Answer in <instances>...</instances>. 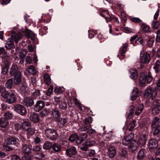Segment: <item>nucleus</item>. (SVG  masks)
I'll list each match as a JSON object with an SVG mask.
<instances>
[{
    "label": "nucleus",
    "mask_w": 160,
    "mask_h": 160,
    "mask_svg": "<svg viewBox=\"0 0 160 160\" xmlns=\"http://www.w3.org/2000/svg\"><path fill=\"white\" fill-rule=\"evenodd\" d=\"M134 137V134L132 133H130L129 135L125 136L122 141L123 145H129V150L132 152L136 150L138 146L142 147L145 144L146 142V135L145 134H142L140 136L137 137V141L135 142L134 140H132Z\"/></svg>",
    "instance_id": "f257e3e1"
},
{
    "label": "nucleus",
    "mask_w": 160,
    "mask_h": 160,
    "mask_svg": "<svg viewBox=\"0 0 160 160\" xmlns=\"http://www.w3.org/2000/svg\"><path fill=\"white\" fill-rule=\"evenodd\" d=\"M22 37V35L19 33H17L15 32H12L11 37L5 41V47L8 49L13 48L15 46L13 41L18 43Z\"/></svg>",
    "instance_id": "f03ea898"
},
{
    "label": "nucleus",
    "mask_w": 160,
    "mask_h": 160,
    "mask_svg": "<svg viewBox=\"0 0 160 160\" xmlns=\"http://www.w3.org/2000/svg\"><path fill=\"white\" fill-rule=\"evenodd\" d=\"M160 91V78L158 80L156 87L153 88L150 86L147 87L144 94V97L147 98L150 96V98L152 100L156 96L157 91Z\"/></svg>",
    "instance_id": "7ed1b4c3"
},
{
    "label": "nucleus",
    "mask_w": 160,
    "mask_h": 160,
    "mask_svg": "<svg viewBox=\"0 0 160 160\" xmlns=\"http://www.w3.org/2000/svg\"><path fill=\"white\" fill-rule=\"evenodd\" d=\"M152 78L149 72L148 75L142 74L139 78V84L141 87L145 85L146 84L152 82Z\"/></svg>",
    "instance_id": "20e7f679"
},
{
    "label": "nucleus",
    "mask_w": 160,
    "mask_h": 160,
    "mask_svg": "<svg viewBox=\"0 0 160 160\" xmlns=\"http://www.w3.org/2000/svg\"><path fill=\"white\" fill-rule=\"evenodd\" d=\"M45 132L46 137L51 140H55L58 137L57 132L54 129L47 128Z\"/></svg>",
    "instance_id": "39448f33"
},
{
    "label": "nucleus",
    "mask_w": 160,
    "mask_h": 160,
    "mask_svg": "<svg viewBox=\"0 0 160 160\" xmlns=\"http://www.w3.org/2000/svg\"><path fill=\"white\" fill-rule=\"evenodd\" d=\"M160 100L155 99L153 102L151 106L152 113L153 114H158L160 111Z\"/></svg>",
    "instance_id": "423d86ee"
},
{
    "label": "nucleus",
    "mask_w": 160,
    "mask_h": 160,
    "mask_svg": "<svg viewBox=\"0 0 160 160\" xmlns=\"http://www.w3.org/2000/svg\"><path fill=\"white\" fill-rule=\"evenodd\" d=\"M4 66L2 69V72H0V74L5 75L7 74L8 70V68L10 65L9 63V60H5L4 59H3V61Z\"/></svg>",
    "instance_id": "0eeeda50"
},
{
    "label": "nucleus",
    "mask_w": 160,
    "mask_h": 160,
    "mask_svg": "<svg viewBox=\"0 0 160 160\" xmlns=\"http://www.w3.org/2000/svg\"><path fill=\"white\" fill-rule=\"evenodd\" d=\"M15 110L16 112L22 115H25L27 113L26 108L22 105H16L15 107Z\"/></svg>",
    "instance_id": "6e6552de"
},
{
    "label": "nucleus",
    "mask_w": 160,
    "mask_h": 160,
    "mask_svg": "<svg viewBox=\"0 0 160 160\" xmlns=\"http://www.w3.org/2000/svg\"><path fill=\"white\" fill-rule=\"evenodd\" d=\"M151 60V57L149 54L146 53L144 55H142L140 54V62L144 63H149Z\"/></svg>",
    "instance_id": "1a4fd4ad"
},
{
    "label": "nucleus",
    "mask_w": 160,
    "mask_h": 160,
    "mask_svg": "<svg viewBox=\"0 0 160 160\" xmlns=\"http://www.w3.org/2000/svg\"><path fill=\"white\" fill-rule=\"evenodd\" d=\"M13 76V81L14 82V84L17 85L20 84L22 78V75L21 72H18Z\"/></svg>",
    "instance_id": "9d476101"
},
{
    "label": "nucleus",
    "mask_w": 160,
    "mask_h": 160,
    "mask_svg": "<svg viewBox=\"0 0 160 160\" xmlns=\"http://www.w3.org/2000/svg\"><path fill=\"white\" fill-rule=\"evenodd\" d=\"M91 125H87L86 126H82L81 128V131H87V132L89 134H92L95 133V130L91 128Z\"/></svg>",
    "instance_id": "9b49d317"
},
{
    "label": "nucleus",
    "mask_w": 160,
    "mask_h": 160,
    "mask_svg": "<svg viewBox=\"0 0 160 160\" xmlns=\"http://www.w3.org/2000/svg\"><path fill=\"white\" fill-rule=\"evenodd\" d=\"M1 57L3 59H4L5 60H9V58L8 54L7 53L4 48L3 47H0V57Z\"/></svg>",
    "instance_id": "f8f14e48"
},
{
    "label": "nucleus",
    "mask_w": 160,
    "mask_h": 160,
    "mask_svg": "<svg viewBox=\"0 0 160 160\" xmlns=\"http://www.w3.org/2000/svg\"><path fill=\"white\" fill-rule=\"evenodd\" d=\"M17 99L15 96V94L12 92L10 93L6 98V102L9 104H12L15 102Z\"/></svg>",
    "instance_id": "ddd939ff"
},
{
    "label": "nucleus",
    "mask_w": 160,
    "mask_h": 160,
    "mask_svg": "<svg viewBox=\"0 0 160 160\" xmlns=\"http://www.w3.org/2000/svg\"><path fill=\"white\" fill-rule=\"evenodd\" d=\"M51 112L52 117L55 121L58 120L60 117L61 113L57 109H52Z\"/></svg>",
    "instance_id": "4468645a"
},
{
    "label": "nucleus",
    "mask_w": 160,
    "mask_h": 160,
    "mask_svg": "<svg viewBox=\"0 0 160 160\" xmlns=\"http://www.w3.org/2000/svg\"><path fill=\"white\" fill-rule=\"evenodd\" d=\"M71 142H75V143L79 145L80 144V140L77 135L76 134L70 136L68 139Z\"/></svg>",
    "instance_id": "2eb2a0df"
},
{
    "label": "nucleus",
    "mask_w": 160,
    "mask_h": 160,
    "mask_svg": "<svg viewBox=\"0 0 160 160\" xmlns=\"http://www.w3.org/2000/svg\"><path fill=\"white\" fill-rule=\"evenodd\" d=\"M45 104L42 101H38L35 105V109L37 112H39L44 107Z\"/></svg>",
    "instance_id": "dca6fc26"
},
{
    "label": "nucleus",
    "mask_w": 160,
    "mask_h": 160,
    "mask_svg": "<svg viewBox=\"0 0 160 160\" xmlns=\"http://www.w3.org/2000/svg\"><path fill=\"white\" fill-rule=\"evenodd\" d=\"M100 15L105 18L107 22H110L112 20V18L110 16L108 11H103L100 12Z\"/></svg>",
    "instance_id": "f3484780"
},
{
    "label": "nucleus",
    "mask_w": 160,
    "mask_h": 160,
    "mask_svg": "<svg viewBox=\"0 0 160 160\" xmlns=\"http://www.w3.org/2000/svg\"><path fill=\"white\" fill-rule=\"evenodd\" d=\"M0 92L2 97L6 99L10 93L6 90L4 87L2 85H0Z\"/></svg>",
    "instance_id": "a211bd4d"
},
{
    "label": "nucleus",
    "mask_w": 160,
    "mask_h": 160,
    "mask_svg": "<svg viewBox=\"0 0 160 160\" xmlns=\"http://www.w3.org/2000/svg\"><path fill=\"white\" fill-rule=\"evenodd\" d=\"M25 35L28 38H31L32 40H34L35 38V34L31 30L26 29L25 31Z\"/></svg>",
    "instance_id": "6ab92c4d"
},
{
    "label": "nucleus",
    "mask_w": 160,
    "mask_h": 160,
    "mask_svg": "<svg viewBox=\"0 0 160 160\" xmlns=\"http://www.w3.org/2000/svg\"><path fill=\"white\" fill-rule=\"evenodd\" d=\"M18 72H20L18 70V67L17 65L12 64L10 71V74L12 76L15 75Z\"/></svg>",
    "instance_id": "aec40b11"
},
{
    "label": "nucleus",
    "mask_w": 160,
    "mask_h": 160,
    "mask_svg": "<svg viewBox=\"0 0 160 160\" xmlns=\"http://www.w3.org/2000/svg\"><path fill=\"white\" fill-rule=\"evenodd\" d=\"M116 153V151L115 147L111 146L108 148V154L110 158L113 157Z\"/></svg>",
    "instance_id": "412c9836"
},
{
    "label": "nucleus",
    "mask_w": 160,
    "mask_h": 160,
    "mask_svg": "<svg viewBox=\"0 0 160 160\" xmlns=\"http://www.w3.org/2000/svg\"><path fill=\"white\" fill-rule=\"evenodd\" d=\"M30 120L34 122H38L39 121V118L38 114L35 113H32L30 116Z\"/></svg>",
    "instance_id": "4be33fe9"
},
{
    "label": "nucleus",
    "mask_w": 160,
    "mask_h": 160,
    "mask_svg": "<svg viewBox=\"0 0 160 160\" xmlns=\"http://www.w3.org/2000/svg\"><path fill=\"white\" fill-rule=\"evenodd\" d=\"M158 146L157 142L155 139H151L149 142V149L154 148Z\"/></svg>",
    "instance_id": "5701e85b"
},
{
    "label": "nucleus",
    "mask_w": 160,
    "mask_h": 160,
    "mask_svg": "<svg viewBox=\"0 0 160 160\" xmlns=\"http://www.w3.org/2000/svg\"><path fill=\"white\" fill-rule=\"evenodd\" d=\"M22 128L26 130L30 127V122L28 120H23L22 122Z\"/></svg>",
    "instance_id": "b1692460"
},
{
    "label": "nucleus",
    "mask_w": 160,
    "mask_h": 160,
    "mask_svg": "<svg viewBox=\"0 0 160 160\" xmlns=\"http://www.w3.org/2000/svg\"><path fill=\"white\" fill-rule=\"evenodd\" d=\"M24 103L27 106H31L33 104L34 101L32 98H26L24 99Z\"/></svg>",
    "instance_id": "393cba45"
},
{
    "label": "nucleus",
    "mask_w": 160,
    "mask_h": 160,
    "mask_svg": "<svg viewBox=\"0 0 160 160\" xmlns=\"http://www.w3.org/2000/svg\"><path fill=\"white\" fill-rule=\"evenodd\" d=\"M66 152L67 155L70 157L76 154V149L74 148H69L66 150Z\"/></svg>",
    "instance_id": "a878e982"
},
{
    "label": "nucleus",
    "mask_w": 160,
    "mask_h": 160,
    "mask_svg": "<svg viewBox=\"0 0 160 160\" xmlns=\"http://www.w3.org/2000/svg\"><path fill=\"white\" fill-rule=\"evenodd\" d=\"M160 122L159 118L157 117H155L153 119L151 124V127L152 128H155V127L157 126H160V125H158Z\"/></svg>",
    "instance_id": "bb28decb"
},
{
    "label": "nucleus",
    "mask_w": 160,
    "mask_h": 160,
    "mask_svg": "<svg viewBox=\"0 0 160 160\" xmlns=\"http://www.w3.org/2000/svg\"><path fill=\"white\" fill-rule=\"evenodd\" d=\"M130 72L131 75L130 77L131 78L135 80L138 78V73L136 69H131Z\"/></svg>",
    "instance_id": "cd10ccee"
},
{
    "label": "nucleus",
    "mask_w": 160,
    "mask_h": 160,
    "mask_svg": "<svg viewBox=\"0 0 160 160\" xmlns=\"http://www.w3.org/2000/svg\"><path fill=\"white\" fill-rule=\"evenodd\" d=\"M31 147L26 144H22V151L25 153H29L31 150Z\"/></svg>",
    "instance_id": "c85d7f7f"
},
{
    "label": "nucleus",
    "mask_w": 160,
    "mask_h": 160,
    "mask_svg": "<svg viewBox=\"0 0 160 160\" xmlns=\"http://www.w3.org/2000/svg\"><path fill=\"white\" fill-rule=\"evenodd\" d=\"M9 124V121L4 118H0V126L2 128H5Z\"/></svg>",
    "instance_id": "c756f323"
},
{
    "label": "nucleus",
    "mask_w": 160,
    "mask_h": 160,
    "mask_svg": "<svg viewBox=\"0 0 160 160\" xmlns=\"http://www.w3.org/2000/svg\"><path fill=\"white\" fill-rule=\"evenodd\" d=\"M143 107L144 105L143 104H140L137 108L135 114L137 116L139 115L142 111Z\"/></svg>",
    "instance_id": "7c9ffc66"
},
{
    "label": "nucleus",
    "mask_w": 160,
    "mask_h": 160,
    "mask_svg": "<svg viewBox=\"0 0 160 160\" xmlns=\"http://www.w3.org/2000/svg\"><path fill=\"white\" fill-rule=\"evenodd\" d=\"M138 89L137 88H135L133 90L132 95L131 96V99L132 100H135L137 98L138 94Z\"/></svg>",
    "instance_id": "2f4dec72"
},
{
    "label": "nucleus",
    "mask_w": 160,
    "mask_h": 160,
    "mask_svg": "<svg viewBox=\"0 0 160 160\" xmlns=\"http://www.w3.org/2000/svg\"><path fill=\"white\" fill-rule=\"evenodd\" d=\"M13 84L14 83L13 78H11L7 80L5 86L7 88L10 89L12 87Z\"/></svg>",
    "instance_id": "473e14b6"
},
{
    "label": "nucleus",
    "mask_w": 160,
    "mask_h": 160,
    "mask_svg": "<svg viewBox=\"0 0 160 160\" xmlns=\"http://www.w3.org/2000/svg\"><path fill=\"white\" fill-rule=\"evenodd\" d=\"M17 142V139L16 138L12 137L8 138L7 139V144H15Z\"/></svg>",
    "instance_id": "72a5a7b5"
},
{
    "label": "nucleus",
    "mask_w": 160,
    "mask_h": 160,
    "mask_svg": "<svg viewBox=\"0 0 160 160\" xmlns=\"http://www.w3.org/2000/svg\"><path fill=\"white\" fill-rule=\"evenodd\" d=\"M92 117H88L84 119V124L82 126H86L87 125H90V124L92 122Z\"/></svg>",
    "instance_id": "f704fd0d"
},
{
    "label": "nucleus",
    "mask_w": 160,
    "mask_h": 160,
    "mask_svg": "<svg viewBox=\"0 0 160 160\" xmlns=\"http://www.w3.org/2000/svg\"><path fill=\"white\" fill-rule=\"evenodd\" d=\"M52 143L50 142H45L43 146V148L45 150L49 149L52 148Z\"/></svg>",
    "instance_id": "c9c22d12"
},
{
    "label": "nucleus",
    "mask_w": 160,
    "mask_h": 160,
    "mask_svg": "<svg viewBox=\"0 0 160 160\" xmlns=\"http://www.w3.org/2000/svg\"><path fill=\"white\" fill-rule=\"evenodd\" d=\"M144 150L143 149H141L138 153L137 158L139 160H141L144 157Z\"/></svg>",
    "instance_id": "e433bc0d"
},
{
    "label": "nucleus",
    "mask_w": 160,
    "mask_h": 160,
    "mask_svg": "<svg viewBox=\"0 0 160 160\" xmlns=\"http://www.w3.org/2000/svg\"><path fill=\"white\" fill-rule=\"evenodd\" d=\"M56 121L58 122V124L61 125H64L67 121V118H60Z\"/></svg>",
    "instance_id": "4c0bfd02"
},
{
    "label": "nucleus",
    "mask_w": 160,
    "mask_h": 160,
    "mask_svg": "<svg viewBox=\"0 0 160 160\" xmlns=\"http://www.w3.org/2000/svg\"><path fill=\"white\" fill-rule=\"evenodd\" d=\"M59 108L62 110H66L67 108L66 102L62 101L59 102Z\"/></svg>",
    "instance_id": "58836bf2"
},
{
    "label": "nucleus",
    "mask_w": 160,
    "mask_h": 160,
    "mask_svg": "<svg viewBox=\"0 0 160 160\" xmlns=\"http://www.w3.org/2000/svg\"><path fill=\"white\" fill-rule=\"evenodd\" d=\"M27 88L26 84L25 82L22 83L18 87V89L23 92H25Z\"/></svg>",
    "instance_id": "ea45409f"
},
{
    "label": "nucleus",
    "mask_w": 160,
    "mask_h": 160,
    "mask_svg": "<svg viewBox=\"0 0 160 160\" xmlns=\"http://www.w3.org/2000/svg\"><path fill=\"white\" fill-rule=\"evenodd\" d=\"M128 47V44L126 43L124 44L121 47L120 50L121 51V55L122 56H124V53L127 51V48Z\"/></svg>",
    "instance_id": "a19ab883"
},
{
    "label": "nucleus",
    "mask_w": 160,
    "mask_h": 160,
    "mask_svg": "<svg viewBox=\"0 0 160 160\" xmlns=\"http://www.w3.org/2000/svg\"><path fill=\"white\" fill-rule=\"evenodd\" d=\"M52 149L55 152H58L60 151L61 149V147L60 146L57 144L54 143L52 145Z\"/></svg>",
    "instance_id": "79ce46f5"
},
{
    "label": "nucleus",
    "mask_w": 160,
    "mask_h": 160,
    "mask_svg": "<svg viewBox=\"0 0 160 160\" xmlns=\"http://www.w3.org/2000/svg\"><path fill=\"white\" fill-rule=\"evenodd\" d=\"M44 79L46 84L47 85H49L51 83V78L48 74H46L44 76Z\"/></svg>",
    "instance_id": "37998d69"
},
{
    "label": "nucleus",
    "mask_w": 160,
    "mask_h": 160,
    "mask_svg": "<svg viewBox=\"0 0 160 160\" xmlns=\"http://www.w3.org/2000/svg\"><path fill=\"white\" fill-rule=\"evenodd\" d=\"M154 41V37H150L148 38V39L147 45L149 47H151L153 45Z\"/></svg>",
    "instance_id": "c03bdc74"
},
{
    "label": "nucleus",
    "mask_w": 160,
    "mask_h": 160,
    "mask_svg": "<svg viewBox=\"0 0 160 160\" xmlns=\"http://www.w3.org/2000/svg\"><path fill=\"white\" fill-rule=\"evenodd\" d=\"M28 72L32 74H35L36 73V71L33 66L30 65L28 68Z\"/></svg>",
    "instance_id": "a18cd8bd"
},
{
    "label": "nucleus",
    "mask_w": 160,
    "mask_h": 160,
    "mask_svg": "<svg viewBox=\"0 0 160 160\" xmlns=\"http://www.w3.org/2000/svg\"><path fill=\"white\" fill-rule=\"evenodd\" d=\"M127 154V151L124 148H121L120 149L118 152V154L121 157H123L125 156Z\"/></svg>",
    "instance_id": "49530a36"
},
{
    "label": "nucleus",
    "mask_w": 160,
    "mask_h": 160,
    "mask_svg": "<svg viewBox=\"0 0 160 160\" xmlns=\"http://www.w3.org/2000/svg\"><path fill=\"white\" fill-rule=\"evenodd\" d=\"M45 155L43 153H40L37 154L35 157V158L38 160H42L44 158Z\"/></svg>",
    "instance_id": "de8ad7c7"
},
{
    "label": "nucleus",
    "mask_w": 160,
    "mask_h": 160,
    "mask_svg": "<svg viewBox=\"0 0 160 160\" xmlns=\"http://www.w3.org/2000/svg\"><path fill=\"white\" fill-rule=\"evenodd\" d=\"M160 65V62L158 60H157L155 63L154 65L153 68L155 70L156 72H158L159 71V68Z\"/></svg>",
    "instance_id": "09e8293b"
},
{
    "label": "nucleus",
    "mask_w": 160,
    "mask_h": 160,
    "mask_svg": "<svg viewBox=\"0 0 160 160\" xmlns=\"http://www.w3.org/2000/svg\"><path fill=\"white\" fill-rule=\"evenodd\" d=\"M135 126V121L133 120L131 122L128 127V129L129 131H131Z\"/></svg>",
    "instance_id": "8fccbe9b"
},
{
    "label": "nucleus",
    "mask_w": 160,
    "mask_h": 160,
    "mask_svg": "<svg viewBox=\"0 0 160 160\" xmlns=\"http://www.w3.org/2000/svg\"><path fill=\"white\" fill-rule=\"evenodd\" d=\"M40 93V91L39 90H35L32 93V98H35L39 96Z\"/></svg>",
    "instance_id": "3c124183"
},
{
    "label": "nucleus",
    "mask_w": 160,
    "mask_h": 160,
    "mask_svg": "<svg viewBox=\"0 0 160 160\" xmlns=\"http://www.w3.org/2000/svg\"><path fill=\"white\" fill-rule=\"evenodd\" d=\"M159 25V22L157 21H153L152 22V27L153 29H157L158 28Z\"/></svg>",
    "instance_id": "603ef678"
},
{
    "label": "nucleus",
    "mask_w": 160,
    "mask_h": 160,
    "mask_svg": "<svg viewBox=\"0 0 160 160\" xmlns=\"http://www.w3.org/2000/svg\"><path fill=\"white\" fill-rule=\"evenodd\" d=\"M4 116L5 117L4 118L6 120H8L12 119L13 115L12 113L9 112H7L4 114Z\"/></svg>",
    "instance_id": "864d4df0"
},
{
    "label": "nucleus",
    "mask_w": 160,
    "mask_h": 160,
    "mask_svg": "<svg viewBox=\"0 0 160 160\" xmlns=\"http://www.w3.org/2000/svg\"><path fill=\"white\" fill-rule=\"evenodd\" d=\"M142 31L144 32H148L149 31V27L147 25L143 24L142 25Z\"/></svg>",
    "instance_id": "5fc2aeb1"
},
{
    "label": "nucleus",
    "mask_w": 160,
    "mask_h": 160,
    "mask_svg": "<svg viewBox=\"0 0 160 160\" xmlns=\"http://www.w3.org/2000/svg\"><path fill=\"white\" fill-rule=\"evenodd\" d=\"M130 111L128 115V118H130L132 117V115L133 114V111L135 110V107L133 106H132L130 107Z\"/></svg>",
    "instance_id": "6e6d98bb"
},
{
    "label": "nucleus",
    "mask_w": 160,
    "mask_h": 160,
    "mask_svg": "<svg viewBox=\"0 0 160 160\" xmlns=\"http://www.w3.org/2000/svg\"><path fill=\"white\" fill-rule=\"evenodd\" d=\"M88 37L90 38H92L93 37L94 35L96 34V32L93 30H90L88 31Z\"/></svg>",
    "instance_id": "4d7b16f0"
},
{
    "label": "nucleus",
    "mask_w": 160,
    "mask_h": 160,
    "mask_svg": "<svg viewBox=\"0 0 160 160\" xmlns=\"http://www.w3.org/2000/svg\"><path fill=\"white\" fill-rule=\"evenodd\" d=\"M9 145L7 144V142L6 143H5L3 145L4 149L7 151L12 150L13 149L12 148L11 146H9Z\"/></svg>",
    "instance_id": "13d9d810"
},
{
    "label": "nucleus",
    "mask_w": 160,
    "mask_h": 160,
    "mask_svg": "<svg viewBox=\"0 0 160 160\" xmlns=\"http://www.w3.org/2000/svg\"><path fill=\"white\" fill-rule=\"evenodd\" d=\"M26 130L27 132V134L29 135H33L34 133V130L33 129L31 128L30 127Z\"/></svg>",
    "instance_id": "bf43d9fd"
},
{
    "label": "nucleus",
    "mask_w": 160,
    "mask_h": 160,
    "mask_svg": "<svg viewBox=\"0 0 160 160\" xmlns=\"http://www.w3.org/2000/svg\"><path fill=\"white\" fill-rule=\"evenodd\" d=\"M49 111L47 109H44L40 113V114L42 116H45L48 114Z\"/></svg>",
    "instance_id": "052dcab7"
},
{
    "label": "nucleus",
    "mask_w": 160,
    "mask_h": 160,
    "mask_svg": "<svg viewBox=\"0 0 160 160\" xmlns=\"http://www.w3.org/2000/svg\"><path fill=\"white\" fill-rule=\"evenodd\" d=\"M88 147V144L86 142L84 144H82V146L81 147V149L84 151H87Z\"/></svg>",
    "instance_id": "680f3d73"
},
{
    "label": "nucleus",
    "mask_w": 160,
    "mask_h": 160,
    "mask_svg": "<svg viewBox=\"0 0 160 160\" xmlns=\"http://www.w3.org/2000/svg\"><path fill=\"white\" fill-rule=\"evenodd\" d=\"M53 90V87L50 86L48 89V91L46 93V94L48 96H50L52 93Z\"/></svg>",
    "instance_id": "e2e57ef3"
},
{
    "label": "nucleus",
    "mask_w": 160,
    "mask_h": 160,
    "mask_svg": "<svg viewBox=\"0 0 160 160\" xmlns=\"http://www.w3.org/2000/svg\"><path fill=\"white\" fill-rule=\"evenodd\" d=\"M88 137L87 134L85 133L81 134V142L83 141Z\"/></svg>",
    "instance_id": "0e129e2a"
},
{
    "label": "nucleus",
    "mask_w": 160,
    "mask_h": 160,
    "mask_svg": "<svg viewBox=\"0 0 160 160\" xmlns=\"http://www.w3.org/2000/svg\"><path fill=\"white\" fill-rule=\"evenodd\" d=\"M131 20L134 22L140 23L142 22V20L138 18H131Z\"/></svg>",
    "instance_id": "69168bd1"
},
{
    "label": "nucleus",
    "mask_w": 160,
    "mask_h": 160,
    "mask_svg": "<svg viewBox=\"0 0 160 160\" xmlns=\"http://www.w3.org/2000/svg\"><path fill=\"white\" fill-rule=\"evenodd\" d=\"M155 128L154 132V135L158 134L160 132V125L158 126L155 127Z\"/></svg>",
    "instance_id": "338daca9"
},
{
    "label": "nucleus",
    "mask_w": 160,
    "mask_h": 160,
    "mask_svg": "<svg viewBox=\"0 0 160 160\" xmlns=\"http://www.w3.org/2000/svg\"><path fill=\"white\" fill-rule=\"evenodd\" d=\"M156 41L158 42H160V29L157 31Z\"/></svg>",
    "instance_id": "774afa93"
}]
</instances>
